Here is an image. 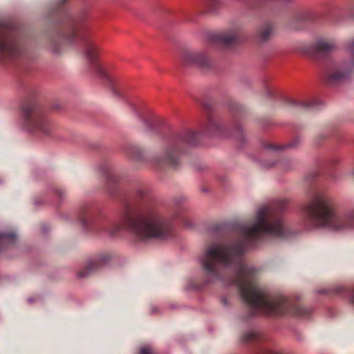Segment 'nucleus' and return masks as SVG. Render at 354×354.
<instances>
[{
  "label": "nucleus",
  "mask_w": 354,
  "mask_h": 354,
  "mask_svg": "<svg viewBox=\"0 0 354 354\" xmlns=\"http://www.w3.org/2000/svg\"><path fill=\"white\" fill-rule=\"evenodd\" d=\"M265 149L272 151H277L279 149H281L283 147L279 145H276L273 144H267L264 146Z\"/></svg>",
  "instance_id": "24"
},
{
  "label": "nucleus",
  "mask_w": 354,
  "mask_h": 354,
  "mask_svg": "<svg viewBox=\"0 0 354 354\" xmlns=\"http://www.w3.org/2000/svg\"><path fill=\"white\" fill-rule=\"evenodd\" d=\"M241 339L243 342H256L261 339V335L258 330L251 329L242 335Z\"/></svg>",
  "instance_id": "18"
},
{
  "label": "nucleus",
  "mask_w": 354,
  "mask_h": 354,
  "mask_svg": "<svg viewBox=\"0 0 354 354\" xmlns=\"http://www.w3.org/2000/svg\"><path fill=\"white\" fill-rule=\"evenodd\" d=\"M202 137L233 138L240 142L245 140L243 131L239 124L236 125L233 129H230L221 118L209 116L201 132L186 131L170 136L162 160L172 166H176L185 148L199 145Z\"/></svg>",
  "instance_id": "4"
},
{
  "label": "nucleus",
  "mask_w": 354,
  "mask_h": 354,
  "mask_svg": "<svg viewBox=\"0 0 354 354\" xmlns=\"http://www.w3.org/2000/svg\"><path fill=\"white\" fill-rule=\"evenodd\" d=\"M255 354H281L279 351L266 347V346H262L259 348L257 351L255 353Z\"/></svg>",
  "instance_id": "21"
},
{
  "label": "nucleus",
  "mask_w": 354,
  "mask_h": 354,
  "mask_svg": "<svg viewBox=\"0 0 354 354\" xmlns=\"http://www.w3.org/2000/svg\"><path fill=\"white\" fill-rule=\"evenodd\" d=\"M221 302L223 303V304L225 306H227L228 304H229V302H228V298L227 297H223L221 299Z\"/></svg>",
  "instance_id": "28"
},
{
  "label": "nucleus",
  "mask_w": 354,
  "mask_h": 354,
  "mask_svg": "<svg viewBox=\"0 0 354 354\" xmlns=\"http://www.w3.org/2000/svg\"><path fill=\"white\" fill-rule=\"evenodd\" d=\"M286 102L291 106L305 109H314L319 104V102L316 100H310L308 102H299L292 98H287Z\"/></svg>",
  "instance_id": "17"
},
{
  "label": "nucleus",
  "mask_w": 354,
  "mask_h": 354,
  "mask_svg": "<svg viewBox=\"0 0 354 354\" xmlns=\"http://www.w3.org/2000/svg\"><path fill=\"white\" fill-rule=\"evenodd\" d=\"M99 170L104 175L109 183H115L118 181V176L107 162L102 163L99 166Z\"/></svg>",
  "instance_id": "13"
},
{
  "label": "nucleus",
  "mask_w": 354,
  "mask_h": 354,
  "mask_svg": "<svg viewBox=\"0 0 354 354\" xmlns=\"http://www.w3.org/2000/svg\"><path fill=\"white\" fill-rule=\"evenodd\" d=\"M89 208L88 206L82 209L80 222L84 229L97 234L113 238L127 227L142 241L165 239L171 234V221L147 205L135 214L129 213L121 222L104 216L97 218Z\"/></svg>",
  "instance_id": "2"
},
{
  "label": "nucleus",
  "mask_w": 354,
  "mask_h": 354,
  "mask_svg": "<svg viewBox=\"0 0 354 354\" xmlns=\"http://www.w3.org/2000/svg\"><path fill=\"white\" fill-rule=\"evenodd\" d=\"M330 291H333L335 293L339 294L341 292H345L348 296L350 303L354 307V290L352 291H346L344 288L340 285H337L333 287V289L322 288L317 290L318 294H326Z\"/></svg>",
  "instance_id": "14"
},
{
  "label": "nucleus",
  "mask_w": 354,
  "mask_h": 354,
  "mask_svg": "<svg viewBox=\"0 0 354 354\" xmlns=\"http://www.w3.org/2000/svg\"><path fill=\"white\" fill-rule=\"evenodd\" d=\"M266 89H267V94H268V96H270V95H271V91H270V89H268V88H266Z\"/></svg>",
  "instance_id": "30"
},
{
  "label": "nucleus",
  "mask_w": 354,
  "mask_h": 354,
  "mask_svg": "<svg viewBox=\"0 0 354 354\" xmlns=\"http://www.w3.org/2000/svg\"><path fill=\"white\" fill-rule=\"evenodd\" d=\"M78 275H79V277H83L86 276V274H83L82 272H80V273L78 274Z\"/></svg>",
  "instance_id": "31"
},
{
  "label": "nucleus",
  "mask_w": 354,
  "mask_h": 354,
  "mask_svg": "<svg viewBox=\"0 0 354 354\" xmlns=\"http://www.w3.org/2000/svg\"><path fill=\"white\" fill-rule=\"evenodd\" d=\"M50 192L51 194L57 196L59 201H61L65 196L64 192L60 189L53 187L50 189Z\"/></svg>",
  "instance_id": "22"
},
{
  "label": "nucleus",
  "mask_w": 354,
  "mask_h": 354,
  "mask_svg": "<svg viewBox=\"0 0 354 354\" xmlns=\"http://www.w3.org/2000/svg\"><path fill=\"white\" fill-rule=\"evenodd\" d=\"M113 92H114V94H115V95H118V96H119V95H120L119 93H118L116 90H115V89H114Z\"/></svg>",
  "instance_id": "33"
},
{
  "label": "nucleus",
  "mask_w": 354,
  "mask_h": 354,
  "mask_svg": "<svg viewBox=\"0 0 354 354\" xmlns=\"http://www.w3.org/2000/svg\"><path fill=\"white\" fill-rule=\"evenodd\" d=\"M347 48L351 54H354V40L350 43Z\"/></svg>",
  "instance_id": "27"
},
{
  "label": "nucleus",
  "mask_w": 354,
  "mask_h": 354,
  "mask_svg": "<svg viewBox=\"0 0 354 354\" xmlns=\"http://www.w3.org/2000/svg\"><path fill=\"white\" fill-rule=\"evenodd\" d=\"M303 212L307 230L326 229L335 232H354V207L338 214L335 209L334 200L324 190H315L310 194Z\"/></svg>",
  "instance_id": "3"
},
{
  "label": "nucleus",
  "mask_w": 354,
  "mask_h": 354,
  "mask_svg": "<svg viewBox=\"0 0 354 354\" xmlns=\"http://www.w3.org/2000/svg\"><path fill=\"white\" fill-rule=\"evenodd\" d=\"M183 62L187 65H195L201 68H208L209 62L202 52L186 50L183 54Z\"/></svg>",
  "instance_id": "10"
},
{
  "label": "nucleus",
  "mask_w": 354,
  "mask_h": 354,
  "mask_svg": "<svg viewBox=\"0 0 354 354\" xmlns=\"http://www.w3.org/2000/svg\"><path fill=\"white\" fill-rule=\"evenodd\" d=\"M35 204L37 205H38V202L36 201H35Z\"/></svg>",
  "instance_id": "37"
},
{
  "label": "nucleus",
  "mask_w": 354,
  "mask_h": 354,
  "mask_svg": "<svg viewBox=\"0 0 354 354\" xmlns=\"http://www.w3.org/2000/svg\"><path fill=\"white\" fill-rule=\"evenodd\" d=\"M127 154L133 159L140 160L142 154L140 147L136 145H129L126 147Z\"/></svg>",
  "instance_id": "19"
},
{
  "label": "nucleus",
  "mask_w": 354,
  "mask_h": 354,
  "mask_svg": "<svg viewBox=\"0 0 354 354\" xmlns=\"http://www.w3.org/2000/svg\"><path fill=\"white\" fill-rule=\"evenodd\" d=\"M109 257L107 256L102 255L97 258L88 260L86 263L87 272L89 273L91 272L95 271L102 264L106 263Z\"/></svg>",
  "instance_id": "16"
},
{
  "label": "nucleus",
  "mask_w": 354,
  "mask_h": 354,
  "mask_svg": "<svg viewBox=\"0 0 354 354\" xmlns=\"http://www.w3.org/2000/svg\"><path fill=\"white\" fill-rule=\"evenodd\" d=\"M337 48V43L333 39L319 38L310 45L308 53L312 58L320 60Z\"/></svg>",
  "instance_id": "9"
},
{
  "label": "nucleus",
  "mask_w": 354,
  "mask_h": 354,
  "mask_svg": "<svg viewBox=\"0 0 354 354\" xmlns=\"http://www.w3.org/2000/svg\"><path fill=\"white\" fill-rule=\"evenodd\" d=\"M24 52V46L17 30L11 26H0V54L1 56L15 59Z\"/></svg>",
  "instance_id": "8"
},
{
  "label": "nucleus",
  "mask_w": 354,
  "mask_h": 354,
  "mask_svg": "<svg viewBox=\"0 0 354 354\" xmlns=\"http://www.w3.org/2000/svg\"><path fill=\"white\" fill-rule=\"evenodd\" d=\"M203 106H204V108L207 110L211 109V105L209 104L208 103L205 104Z\"/></svg>",
  "instance_id": "29"
},
{
  "label": "nucleus",
  "mask_w": 354,
  "mask_h": 354,
  "mask_svg": "<svg viewBox=\"0 0 354 354\" xmlns=\"http://www.w3.org/2000/svg\"><path fill=\"white\" fill-rule=\"evenodd\" d=\"M277 165V162H270L265 164V167H272ZM277 165L283 170H290L295 165V162L291 160H285L277 162Z\"/></svg>",
  "instance_id": "20"
},
{
  "label": "nucleus",
  "mask_w": 354,
  "mask_h": 354,
  "mask_svg": "<svg viewBox=\"0 0 354 354\" xmlns=\"http://www.w3.org/2000/svg\"><path fill=\"white\" fill-rule=\"evenodd\" d=\"M274 30V25L270 22H266L262 25L258 32L259 37L262 41H268Z\"/></svg>",
  "instance_id": "15"
},
{
  "label": "nucleus",
  "mask_w": 354,
  "mask_h": 354,
  "mask_svg": "<svg viewBox=\"0 0 354 354\" xmlns=\"http://www.w3.org/2000/svg\"><path fill=\"white\" fill-rule=\"evenodd\" d=\"M292 146H293V145L291 144V145H288V147H292Z\"/></svg>",
  "instance_id": "36"
},
{
  "label": "nucleus",
  "mask_w": 354,
  "mask_h": 354,
  "mask_svg": "<svg viewBox=\"0 0 354 354\" xmlns=\"http://www.w3.org/2000/svg\"><path fill=\"white\" fill-rule=\"evenodd\" d=\"M17 240V233L15 232L0 233V250L6 249L15 243Z\"/></svg>",
  "instance_id": "12"
},
{
  "label": "nucleus",
  "mask_w": 354,
  "mask_h": 354,
  "mask_svg": "<svg viewBox=\"0 0 354 354\" xmlns=\"http://www.w3.org/2000/svg\"><path fill=\"white\" fill-rule=\"evenodd\" d=\"M147 193H148V191H147V188H145L142 186H140V187H137L136 189V194L138 197H140V198L145 197L147 195Z\"/></svg>",
  "instance_id": "23"
},
{
  "label": "nucleus",
  "mask_w": 354,
  "mask_h": 354,
  "mask_svg": "<svg viewBox=\"0 0 354 354\" xmlns=\"http://www.w3.org/2000/svg\"><path fill=\"white\" fill-rule=\"evenodd\" d=\"M219 1L220 0H207V3L210 9H213L212 6H213V5L218 3Z\"/></svg>",
  "instance_id": "26"
},
{
  "label": "nucleus",
  "mask_w": 354,
  "mask_h": 354,
  "mask_svg": "<svg viewBox=\"0 0 354 354\" xmlns=\"http://www.w3.org/2000/svg\"><path fill=\"white\" fill-rule=\"evenodd\" d=\"M212 39L214 41L222 43L225 46H230L239 40V35L236 31H232L215 35Z\"/></svg>",
  "instance_id": "11"
},
{
  "label": "nucleus",
  "mask_w": 354,
  "mask_h": 354,
  "mask_svg": "<svg viewBox=\"0 0 354 354\" xmlns=\"http://www.w3.org/2000/svg\"><path fill=\"white\" fill-rule=\"evenodd\" d=\"M140 354H155L151 348L148 346H143L140 348Z\"/></svg>",
  "instance_id": "25"
},
{
  "label": "nucleus",
  "mask_w": 354,
  "mask_h": 354,
  "mask_svg": "<svg viewBox=\"0 0 354 354\" xmlns=\"http://www.w3.org/2000/svg\"><path fill=\"white\" fill-rule=\"evenodd\" d=\"M33 301H34V299H33L32 297H30V298L28 299V301H29L30 303H32Z\"/></svg>",
  "instance_id": "34"
},
{
  "label": "nucleus",
  "mask_w": 354,
  "mask_h": 354,
  "mask_svg": "<svg viewBox=\"0 0 354 354\" xmlns=\"http://www.w3.org/2000/svg\"><path fill=\"white\" fill-rule=\"evenodd\" d=\"M66 0H62V3H64Z\"/></svg>",
  "instance_id": "35"
},
{
  "label": "nucleus",
  "mask_w": 354,
  "mask_h": 354,
  "mask_svg": "<svg viewBox=\"0 0 354 354\" xmlns=\"http://www.w3.org/2000/svg\"><path fill=\"white\" fill-rule=\"evenodd\" d=\"M185 224L187 227H192V223H189L185 222Z\"/></svg>",
  "instance_id": "32"
},
{
  "label": "nucleus",
  "mask_w": 354,
  "mask_h": 354,
  "mask_svg": "<svg viewBox=\"0 0 354 354\" xmlns=\"http://www.w3.org/2000/svg\"><path fill=\"white\" fill-rule=\"evenodd\" d=\"M354 73V57L352 59H326L322 66L324 81L328 85L337 86L348 81Z\"/></svg>",
  "instance_id": "7"
},
{
  "label": "nucleus",
  "mask_w": 354,
  "mask_h": 354,
  "mask_svg": "<svg viewBox=\"0 0 354 354\" xmlns=\"http://www.w3.org/2000/svg\"><path fill=\"white\" fill-rule=\"evenodd\" d=\"M20 125L23 130L29 133L51 137L64 142L68 140L44 114L32 105L22 108Z\"/></svg>",
  "instance_id": "6"
},
{
  "label": "nucleus",
  "mask_w": 354,
  "mask_h": 354,
  "mask_svg": "<svg viewBox=\"0 0 354 354\" xmlns=\"http://www.w3.org/2000/svg\"><path fill=\"white\" fill-rule=\"evenodd\" d=\"M240 236L232 240L218 241L205 248L200 257L205 284L219 281L224 286H235L249 308V316L258 313L269 315L291 314L305 316L310 310L293 304L280 293L274 292L254 279L257 269L246 266L242 255L246 248L263 235L283 237L288 233L281 214L270 205L259 207L254 221L239 227Z\"/></svg>",
  "instance_id": "1"
},
{
  "label": "nucleus",
  "mask_w": 354,
  "mask_h": 354,
  "mask_svg": "<svg viewBox=\"0 0 354 354\" xmlns=\"http://www.w3.org/2000/svg\"><path fill=\"white\" fill-rule=\"evenodd\" d=\"M59 40L62 44L68 45L75 44L77 40L81 41L83 45V53L91 70L100 78H108L106 72L98 63L99 47L85 37L82 28L76 21H70L67 29L59 36Z\"/></svg>",
  "instance_id": "5"
}]
</instances>
